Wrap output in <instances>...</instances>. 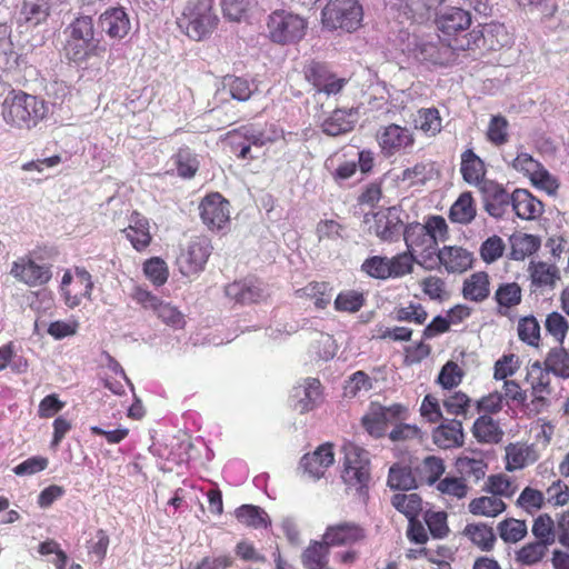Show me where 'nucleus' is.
Masks as SVG:
<instances>
[{
	"label": "nucleus",
	"mask_w": 569,
	"mask_h": 569,
	"mask_svg": "<svg viewBox=\"0 0 569 569\" xmlns=\"http://www.w3.org/2000/svg\"><path fill=\"white\" fill-rule=\"evenodd\" d=\"M99 23L103 32L111 39H123L131 29L128 13L122 7L107 9L99 17Z\"/></svg>",
	"instance_id": "obj_24"
},
{
	"label": "nucleus",
	"mask_w": 569,
	"mask_h": 569,
	"mask_svg": "<svg viewBox=\"0 0 569 569\" xmlns=\"http://www.w3.org/2000/svg\"><path fill=\"white\" fill-rule=\"evenodd\" d=\"M487 140L496 146L501 147L509 141V122L501 114L492 116L486 131Z\"/></svg>",
	"instance_id": "obj_57"
},
{
	"label": "nucleus",
	"mask_w": 569,
	"mask_h": 569,
	"mask_svg": "<svg viewBox=\"0 0 569 569\" xmlns=\"http://www.w3.org/2000/svg\"><path fill=\"white\" fill-rule=\"evenodd\" d=\"M303 74L318 92L328 96L339 93L347 84V79L338 78L326 63L311 60L303 67Z\"/></svg>",
	"instance_id": "obj_10"
},
{
	"label": "nucleus",
	"mask_w": 569,
	"mask_h": 569,
	"mask_svg": "<svg viewBox=\"0 0 569 569\" xmlns=\"http://www.w3.org/2000/svg\"><path fill=\"white\" fill-rule=\"evenodd\" d=\"M366 303L362 292L357 290H345L338 293L335 299V309L339 312H358Z\"/></svg>",
	"instance_id": "obj_59"
},
{
	"label": "nucleus",
	"mask_w": 569,
	"mask_h": 569,
	"mask_svg": "<svg viewBox=\"0 0 569 569\" xmlns=\"http://www.w3.org/2000/svg\"><path fill=\"white\" fill-rule=\"evenodd\" d=\"M402 236L407 250L413 253V256L420 257L418 263L425 269H433V266L429 264L428 261L432 260V256L438 248L436 240L426 231L422 224L419 222L408 223L403 229Z\"/></svg>",
	"instance_id": "obj_6"
},
{
	"label": "nucleus",
	"mask_w": 569,
	"mask_h": 569,
	"mask_svg": "<svg viewBox=\"0 0 569 569\" xmlns=\"http://www.w3.org/2000/svg\"><path fill=\"white\" fill-rule=\"evenodd\" d=\"M417 57L432 66L448 67L457 61L458 53L455 44L438 41L421 43L417 49Z\"/></svg>",
	"instance_id": "obj_18"
},
{
	"label": "nucleus",
	"mask_w": 569,
	"mask_h": 569,
	"mask_svg": "<svg viewBox=\"0 0 569 569\" xmlns=\"http://www.w3.org/2000/svg\"><path fill=\"white\" fill-rule=\"evenodd\" d=\"M64 33L74 40L94 41L93 19L90 16H79L69 23Z\"/></svg>",
	"instance_id": "obj_53"
},
{
	"label": "nucleus",
	"mask_w": 569,
	"mask_h": 569,
	"mask_svg": "<svg viewBox=\"0 0 569 569\" xmlns=\"http://www.w3.org/2000/svg\"><path fill=\"white\" fill-rule=\"evenodd\" d=\"M543 367L561 379H569V353L563 348H552L545 361Z\"/></svg>",
	"instance_id": "obj_48"
},
{
	"label": "nucleus",
	"mask_w": 569,
	"mask_h": 569,
	"mask_svg": "<svg viewBox=\"0 0 569 569\" xmlns=\"http://www.w3.org/2000/svg\"><path fill=\"white\" fill-rule=\"evenodd\" d=\"M528 271L532 292L552 290L560 280V271L555 263L531 261Z\"/></svg>",
	"instance_id": "obj_23"
},
{
	"label": "nucleus",
	"mask_w": 569,
	"mask_h": 569,
	"mask_svg": "<svg viewBox=\"0 0 569 569\" xmlns=\"http://www.w3.org/2000/svg\"><path fill=\"white\" fill-rule=\"evenodd\" d=\"M462 295L466 300L482 302L490 296V279L486 271H478L465 279Z\"/></svg>",
	"instance_id": "obj_34"
},
{
	"label": "nucleus",
	"mask_w": 569,
	"mask_h": 569,
	"mask_svg": "<svg viewBox=\"0 0 569 569\" xmlns=\"http://www.w3.org/2000/svg\"><path fill=\"white\" fill-rule=\"evenodd\" d=\"M436 489L446 501L462 500L470 491V487L466 479L456 476H446L445 478H441L437 482Z\"/></svg>",
	"instance_id": "obj_39"
},
{
	"label": "nucleus",
	"mask_w": 569,
	"mask_h": 569,
	"mask_svg": "<svg viewBox=\"0 0 569 569\" xmlns=\"http://www.w3.org/2000/svg\"><path fill=\"white\" fill-rule=\"evenodd\" d=\"M219 21L214 0H188L176 19L178 29L193 41L208 39Z\"/></svg>",
	"instance_id": "obj_2"
},
{
	"label": "nucleus",
	"mask_w": 569,
	"mask_h": 569,
	"mask_svg": "<svg viewBox=\"0 0 569 569\" xmlns=\"http://www.w3.org/2000/svg\"><path fill=\"white\" fill-rule=\"evenodd\" d=\"M63 51L69 61L81 63L93 56H100L106 51V48L101 47L99 41L89 42L83 40L82 42V40H74L73 38L67 37Z\"/></svg>",
	"instance_id": "obj_33"
},
{
	"label": "nucleus",
	"mask_w": 569,
	"mask_h": 569,
	"mask_svg": "<svg viewBox=\"0 0 569 569\" xmlns=\"http://www.w3.org/2000/svg\"><path fill=\"white\" fill-rule=\"evenodd\" d=\"M462 535L483 551L491 550L497 541L492 527L483 522L468 523Z\"/></svg>",
	"instance_id": "obj_40"
},
{
	"label": "nucleus",
	"mask_w": 569,
	"mask_h": 569,
	"mask_svg": "<svg viewBox=\"0 0 569 569\" xmlns=\"http://www.w3.org/2000/svg\"><path fill=\"white\" fill-rule=\"evenodd\" d=\"M377 141L385 157L405 152L415 144V134L407 128L396 123L381 127L377 132Z\"/></svg>",
	"instance_id": "obj_9"
},
{
	"label": "nucleus",
	"mask_w": 569,
	"mask_h": 569,
	"mask_svg": "<svg viewBox=\"0 0 569 569\" xmlns=\"http://www.w3.org/2000/svg\"><path fill=\"white\" fill-rule=\"evenodd\" d=\"M441 403L448 415L467 418L472 399L466 392L455 389L443 395Z\"/></svg>",
	"instance_id": "obj_41"
},
{
	"label": "nucleus",
	"mask_w": 569,
	"mask_h": 569,
	"mask_svg": "<svg viewBox=\"0 0 569 569\" xmlns=\"http://www.w3.org/2000/svg\"><path fill=\"white\" fill-rule=\"evenodd\" d=\"M477 217V203L471 191H463L451 204L448 218L452 223L468 226Z\"/></svg>",
	"instance_id": "obj_30"
},
{
	"label": "nucleus",
	"mask_w": 569,
	"mask_h": 569,
	"mask_svg": "<svg viewBox=\"0 0 569 569\" xmlns=\"http://www.w3.org/2000/svg\"><path fill=\"white\" fill-rule=\"evenodd\" d=\"M418 261L416 256L408 250L388 258L389 272L391 273L390 279L402 278L410 274L413 271L415 262L418 263Z\"/></svg>",
	"instance_id": "obj_60"
},
{
	"label": "nucleus",
	"mask_w": 569,
	"mask_h": 569,
	"mask_svg": "<svg viewBox=\"0 0 569 569\" xmlns=\"http://www.w3.org/2000/svg\"><path fill=\"white\" fill-rule=\"evenodd\" d=\"M227 295L242 305L258 303L269 297L266 287L258 280L234 282L227 287Z\"/></svg>",
	"instance_id": "obj_29"
},
{
	"label": "nucleus",
	"mask_w": 569,
	"mask_h": 569,
	"mask_svg": "<svg viewBox=\"0 0 569 569\" xmlns=\"http://www.w3.org/2000/svg\"><path fill=\"white\" fill-rule=\"evenodd\" d=\"M177 172L180 177L190 179L198 171L199 162L189 148H181L173 156Z\"/></svg>",
	"instance_id": "obj_63"
},
{
	"label": "nucleus",
	"mask_w": 569,
	"mask_h": 569,
	"mask_svg": "<svg viewBox=\"0 0 569 569\" xmlns=\"http://www.w3.org/2000/svg\"><path fill=\"white\" fill-rule=\"evenodd\" d=\"M416 122V128L429 137L436 136L442 128V119L437 108H421L418 110Z\"/></svg>",
	"instance_id": "obj_55"
},
{
	"label": "nucleus",
	"mask_w": 569,
	"mask_h": 569,
	"mask_svg": "<svg viewBox=\"0 0 569 569\" xmlns=\"http://www.w3.org/2000/svg\"><path fill=\"white\" fill-rule=\"evenodd\" d=\"M548 547L549 546L537 540L528 542L516 551L515 560L521 566H535L546 557Z\"/></svg>",
	"instance_id": "obj_50"
},
{
	"label": "nucleus",
	"mask_w": 569,
	"mask_h": 569,
	"mask_svg": "<svg viewBox=\"0 0 569 569\" xmlns=\"http://www.w3.org/2000/svg\"><path fill=\"white\" fill-rule=\"evenodd\" d=\"M0 114L11 129L31 130L46 119L48 104L38 96L12 89L1 102Z\"/></svg>",
	"instance_id": "obj_1"
},
{
	"label": "nucleus",
	"mask_w": 569,
	"mask_h": 569,
	"mask_svg": "<svg viewBox=\"0 0 569 569\" xmlns=\"http://www.w3.org/2000/svg\"><path fill=\"white\" fill-rule=\"evenodd\" d=\"M461 478L472 479L475 482L486 477L488 463L483 458H475L469 456H460L455 463Z\"/></svg>",
	"instance_id": "obj_43"
},
{
	"label": "nucleus",
	"mask_w": 569,
	"mask_h": 569,
	"mask_svg": "<svg viewBox=\"0 0 569 569\" xmlns=\"http://www.w3.org/2000/svg\"><path fill=\"white\" fill-rule=\"evenodd\" d=\"M446 467L441 458L436 456L426 457L416 467V479L418 485H437L445 473Z\"/></svg>",
	"instance_id": "obj_35"
},
{
	"label": "nucleus",
	"mask_w": 569,
	"mask_h": 569,
	"mask_svg": "<svg viewBox=\"0 0 569 569\" xmlns=\"http://www.w3.org/2000/svg\"><path fill=\"white\" fill-rule=\"evenodd\" d=\"M10 273L29 287L43 286L52 277L49 266L38 264L34 260L22 257L12 263Z\"/></svg>",
	"instance_id": "obj_15"
},
{
	"label": "nucleus",
	"mask_w": 569,
	"mask_h": 569,
	"mask_svg": "<svg viewBox=\"0 0 569 569\" xmlns=\"http://www.w3.org/2000/svg\"><path fill=\"white\" fill-rule=\"evenodd\" d=\"M512 211L522 220H535L545 211V204L527 189L513 191Z\"/></svg>",
	"instance_id": "obj_28"
},
{
	"label": "nucleus",
	"mask_w": 569,
	"mask_h": 569,
	"mask_svg": "<svg viewBox=\"0 0 569 569\" xmlns=\"http://www.w3.org/2000/svg\"><path fill=\"white\" fill-rule=\"evenodd\" d=\"M234 516L246 527L260 529L267 528L270 525L268 513L258 506L242 505L236 509Z\"/></svg>",
	"instance_id": "obj_44"
},
{
	"label": "nucleus",
	"mask_w": 569,
	"mask_h": 569,
	"mask_svg": "<svg viewBox=\"0 0 569 569\" xmlns=\"http://www.w3.org/2000/svg\"><path fill=\"white\" fill-rule=\"evenodd\" d=\"M507 505L501 498L491 496H481L470 500L468 511L477 517L495 518L501 515Z\"/></svg>",
	"instance_id": "obj_38"
},
{
	"label": "nucleus",
	"mask_w": 569,
	"mask_h": 569,
	"mask_svg": "<svg viewBox=\"0 0 569 569\" xmlns=\"http://www.w3.org/2000/svg\"><path fill=\"white\" fill-rule=\"evenodd\" d=\"M405 227L401 209L398 207H389L375 214L372 229L382 242L398 241Z\"/></svg>",
	"instance_id": "obj_13"
},
{
	"label": "nucleus",
	"mask_w": 569,
	"mask_h": 569,
	"mask_svg": "<svg viewBox=\"0 0 569 569\" xmlns=\"http://www.w3.org/2000/svg\"><path fill=\"white\" fill-rule=\"evenodd\" d=\"M355 114L351 111L336 109L321 124L323 133L337 137L351 131L355 127Z\"/></svg>",
	"instance_id": "obj_37"
},
{
	"label": "nucleus",
	"mask_w": 569,
	"mask_h": 569,
	"mask_svg": "<svg viewBox=\"0 0 569 569\" xmlns=\"http://www.w3.org/2000/svg\"><path fill=\"white\" fill-rule=\"evenodd\" d=\"M517 490L516 482L502 473L489 476L485 486V491L498 498H511Z\"/></svg>",
	"instance_id": "obj_54"
},
{
	"label": "nucleus",
	"mask_w": 569,
	"mask_h": 569,
	"mask_svg": "<svg viewBox=\"0 0 569 569\" xmlns=\"http://www.w3.org/2000/svg\"><path fill=\"white\" fill-rule=\"evenodd\" d=\"M333 462V446L326 442L320 445L315 451L303 455L300 459V467L310 477L320 479Z\"/></svg>",
	"instance_id": "obj_20"
},
{
	"label": "nucleus",
	"mask_w": 569,
	"mask_h": 569,
	"mask_svg": "<svg viewBox=\"0 0 569 569\" xmlns=\"http://www.w3.org/2000/svg\"><path fill=\"white\" fill-rule=\"evenodd\" d=\"M266 28L267 37L272 43L297 44L307 34L308 21L292 11L277 9L268 16Z\"/></svg>",
	"instance_id": "obj_4"
},
{
	"label": "nucleus",
	"mask_w": 569,
	"mask_h": 569,
	"mask_svg": "<svg viewBox=\"0 0 569 569\" xmlns=\"http://www.w3.org/2000/svg\"><path fill=\"white\" fill-rule=\"evenodd\" d=\"M471 14L469 11L458 7H451L439 14L436 19L438 30L450 41L460 32L468 30L471 26Z\"/></svg>",
	"instance_id": "obj_19"
},
{
	"label": "nucleus",
	"mask_w": 569,
	"mask_h": 569,
	"mask_svg": "<svg viewBox=\"0 0 569 569\" xmlns=\"http://www.w3.org/2000/svg\"><path fill=\"white\" fill-rule=\"evenodd\" d=\"M362 427L373 438H381L386 435L387 425L378 405H372L370 410L361 419Z\"/></svg>",
	"instance_id": "obj_62"
},
{
	"label": "nucleus",
	"mask_w": 569,
	"mask_h": 569,
	"mask_svg": "<svg viewBox=\"0 0 569 569\" xmlns=\"http://www.w3.org/2000/svg\"><path fill=\"white\" fill-rule=\"evenodd\" d=\"M510 243L513 260H523L540 248L539 237L529 233H515L510 238Z\"/></svg>",
	"instance_id": "obj_45"
},
{
	"label": "nucleus",
	"mask_w": 569,
	"mask_h": 569,
	"mask_svg": "<svg viewBox=\"0 0 569 569\" xmlns=\"http://www.w3.org/2000/svg\"><path fill=\"white\" fill-rule=\"evenodd\" d=\"M526 381L530 386L533 408L540 411L548 407V398L552 393L550 372L539 361H536L528 369Z\"/></svg>",
	"instance_id": "obj_12"
},
{
	"label": "nucleus",
	"mask_w": 569,
	"mask_h": 569,
	"mask_svg": "<svg viewBox=\"0 0 569 569\" xmlns=\"http://www.w3.org/2000/svg\"><path fill=\"white\" fill-rule=\"evenodd\" d=\"M479 191L490 217L501 219L508 213L513 202V192L509 193L502 183L490 179Z\"/></svg>",
	"instance_id": "obj_11"
},
{
	"label": "nucleus",
	"mask_w": 569,
	"mask_h": 569,
	"mask_svg": "<svg viewBox=\"0 0 569 569\" xmlns=\"http://www.w3.org/2000/svg\"><path fill=\"white\" fill-rule=\"evenodd\" d=\"M211 242L207 237L192 238L177 258L180 272L184 276H191L202 271L211 254Z\"/></svg>",
	"instance_id": "obj_8"
},
{
	"label": "nucleus",
	"mask_w": 569,
	"mask_h": 569,
	"mask_svg": "<svg viewBox=\"0 0 569 569\" xmlns=\"http://www.w3.org/2000/svg\"><path fill=\"white\" fill-rule=\"evenodd\" d=\"M199 214L209 230L220 231L230 222V202L220 192H210L201 199Z\"/></svg>",
	"instance_id": "obj_7"
},
{
	"label": "nucleus",
	"mask_w": 569,
	"mask_h": 569,
	"mask_svg": "<svg viewBox=\"0 0 569 569\" xmlns=\"http://www.w3.org/2000/svg\"><path fill=\"white\" fill-rule=\"evenodd\" d=\"M295 397L298 398L296 408L306 413L320 406L323 399L322 385L318 378H306L295 388Z\"/></svg>",
	"instance_id": "obj_25"
},
{
	"label": "nucleus",
	"mask_w": 569,
	"mask_h": 569,
	"mask_svg": "<svg viewBox=\"0 0 569 569\" xmlns=\"http://www.w3.org/2000/svg\"><path fill=\"white\" fill-rule=\"evenodd\" d=\"M419 287L425 296L433 301H443L449 297L447 283L443 278L429 274L419 281Z\"/></svg>",
	"instance_id": "obj_58"
},
{
	"label": "nucleus",
	"mask_w": 569,
	"mask_h": 569,
	"mask_svg": "<svg viewBox=\"0 0 569 569\" xmlns=\"http://www.w3.org/2000/svg\"><path fill=\"white\" fill-rule=\"evenodd\" d=\"M76 279L77 283L81 287V289L76 293H72L71 290L68 289V286L72 282V276L69 271L63 274L61 281V290L64 295V301L70 308L78 307L83 298H90L93 290L91 274L84 268H76Z\"/></svg>",
	"instance_id": "obj_26"
},
{
	"label": "nucleus",
	"mask_w": 569,
	"mask_h": 569,
	"mask_svg": "<svg viewBox=\"0 0 569 569\" xmlns=\"http://www.w3.org/2000/svg\"><path fill=\"white\" fill-rule=\"evenodd\" d=\"M459 172L467 184L478 189L490 180L487 179V163L472 148L461 152Z\"/></svg>",
	"instance_id": "obj_16"
},
{
	"label": "nucleus",
	"mask_w": 569,
	"mask_h": 569,
	"mask_svg": "<svg viewBox=\"0 0 569 569\" xmlns=\"http://www.w3.org/2000/svg\"><path fill=\"white\" fill-rule=\"evenodd\" d=\"M533 451L525 443H510L506 447V469L513 471L525 468L535 461Z\"/></svg>",
	"instance_id": "obj_46"
},
{
	"label": "nucleus",
	"mask_w": 569,
	"mask_h": 569,
	"mask_svg": "<svg viewBox=\"0 0 569 569\" xmlns=\"http://www.w3.org/2000/svg\"><path fill=\"white\" fill-rule=\"evenodd\" d=\"M531 531L537 541H540L547 546H550L555 542V522L548 513L539 515L533 520Z\"/></svg>",
	"instance_id": "obj_64"
},
{
	"label": "nucleus",
	"mask_w": 569,
	"mask_h": 569,
	"mask_svg": "<svg viewBox=\"0 0 569 569\" xmlns=\"http://www.w3.org/2000/svg\"><path fill=\"white\" fill-rule=\"evenodd\" d=\"M388 486L391 489L398 490H410L418 486L416 476L409 467L400 463H395L389 469L388 473Z\"/></svg>",
	"instance_id": "obj_51"
},
{
	"label": "nucleus",
	"mask_w": 569,
	"mask_h": 569,
	"mask_svg": "<svg viewBox=\"0 0 569 569\" xmlns=\"http://www.w3.org/2000/svg\"><path fill=\"white\" fill-rule=\"evenodd\" d=\"M432 441L440 449H453L465 443L462 422L456 418L443 419L432 431Z\"/></svg>",
	"instance_id": "obj_22"
},
{
	"label": "nucleus",
	"mask_w": 569,
	"mask_h": 569,
	"mask_svg": "<svg viewBox=\"0 0 569 569\" xmlns=\"http://www.w3.org/2000/svg\"><path fill=\"white\" fill-rule=\"evenodd\" d=\"M517 333L519 340L530 347L538 348L541 342L540 325L532 315L519 318Z\"/></svg>",
	"instance_id": "obj_47"
},
{
	"label": "nucleus",
	"mask_w": 569,
	"mask_h": 569,
	"mask_svg": "<svg viewBox=\"0 0 569 569\" xmlns=\"http://www.w3.org/2000/svg\"><path fill=\"white\" fill-rule=\"evenodd\" d=\"M122 232L138 252L146 251L152 241L149 220L138 211H133L130 224Z\"/></svg>",
	"instance_id": "obj_27"
},
{
	"label": "nucleus",
	"mask_w": 569,
	"mask_h": 569,
	"mask_svg": "<svg viewBox=\"0 0 569 569\" xmlns=\"http://www.w3.org/2000/svg\"><path fill=\"white\" fill-rule=\"evenodd\" d=\"M423 520L432 538L443 539L448 537L450 529L446 511L427 510L423 515Z\"/></svg>",
	"instance_id": "obj_61"
},
{
	"label": "nucleus",
	"mask_w": 569,
	"mask_h": 569,
	"mask_svg": "<svg viewBox=\"0 0 569 569\" xmlns=\"http://www.w3.org/2000/svg\"><path fill=\"white\" fill-rule=\"evenodd\" d=\"M325 540L311 542L301 555V562L306 569H325L329 562V548Z\"/></svg>",
	"instance_id": "obj_42"
},
{
	"label": "nucleus",
	"mask_w": 569,
	"mask_h": 569,
	"mask_svg": "<svg viewBox=\"0 0 569 569\" xmlns=\"http://www.w3.org/2000/svg\"><path fill=\"white\" fill-rule=\"evenodd\" d=\"M471 433L479 443H499L503 438V430L499 422L488 415H480L472 423Z\"/></svg>",
	"instance_id": "obj_31"
},
{
	"label": "nucleus",
	"mask_w": 569,
	"mask_h": 569,
	"mask_svg": "<svg viewBox=\"0 0 569 569\" xmlns=\"http://www.w3.org/2000/svg\"><path fill=\"white\" fill-rule=\"evenodd\" d=\"M391 505L408 520L418 518L422 511V499L417 493H396L391 498Z\"/></svg>",
	"instance_id": "obj_52"
},
{
	"label": "nucleus",
	"mask_w": 569,
	"mask_h": 569,
	"mask_svg": "<svg viewBox=\"0 0 569 569\" xmlns=\"http://www.w3.org/2000/svg\"><path fill=\"white\" fill-rule=\"evenodd\" d=\"M322 538L325 542L331 547H350L365 541L367 531L358 522L341 521L328 526Z\"/></svg>",
	"instance_id": "obj_14"
},
{
	"label": "nucleus",
	"mask_w": 569,
	"mask_h": 569,
	"mask_svg": "<svg viewBox=\"0 0 569 569\" xmlns=\"http://www.w3.org/2000/svg\"><path fill=\"white\" fill-rule=\"evenodd\" d=\"M522 288L518 282L499 283L492 296L496 303V313L511 319L515 310L522 302Z\"/></svg>",
	"instance_id": "obj_17"
},
{
	"label": "nucleus",
	"mask_w": 569,
	"mask_h": 569,
	"mask_svg": "<svg viewBox=\"0 0 569 569\" xmlns=\"http://www.w3.org/2000/svg\"><path fill=\"white\" fill-rule=\"evenodd\" d=\"M499 537L506 543H516L522 540L528 533V527L525 520L507 518L498 523Z\"/></svg>",
	"instance_id": "obj_49"
},
{
	"label": "nucleus",
	"mask_w": 569,
	"mask_h": 569,
	"mask_svg": "<svg viewBox=\"0 0 569 569\" xmlns=\"http://www.w3.org/2000/svg\"><path fill=\"white\" fill-rule=\"evenodd\" d=\"M436 254L448 273H462L472 268V253L460 246H443Z\"/></svg>",
	"instance_id": "obj_21"
},
{
	"label": "nucleus",
	"mask_w": 569,
	"mask_h": 569,
	"mask_svg": "<svg viewBox=\"0 0 569 569\" xmlns=\"http://www.w3.org/2000/svg\"><path fill=\"white\" fill-rule=\"evenodd\" d=\"M465 377V371L455 361H447L437 377L436 382L446 391L455 390Z\"/></svg>",
	"instance_id": "obj_56"
},
{
	"label": "nucleus",
	"mask_w": 569,
	"mask_h": 569,
	"mask_svg": "<svg viewBox=\"0 0 569 569\" xmlns=\"http://www.w3.org/2000/svg\"><path fill=\"white\" fill-rule=\"evenodd\" d=\"M362 17L358 0H331L321 11V22L329 30L356 31L361 26Z\"/></svg>",
	"instance_id": "obj_5"
},
{
	"label": "nucleus",
	"mask_w": 569,
	"mask_h": 569,
	"mask_svg": "<svg viewBox=\"0 0 569 569\" xmlns=\"http://www.w3.org/2000/svg\"><path fill=\"white\" fill-rule=\"evenodd\" d=\"M343 469L341 479L348 490L367 498L371 482V463L369 452L353 442L343 445Z\"/></svg>",
	"instance_id": "obj_3"
},
{
	"label": "nucleus",
	"mask_w": 569,
	"mask_h": 569,
	"mask_svg": "<svg viewBox=\"0 0 569 569\" xmlns=\"http://www.w3.org/2000/svg\"><path fill=\"white\" fill-rule=\"evenodd\" d=\"M332 290V286L327 281H311L303 288L297 289L295 296L311 300L316 309L323 310L331 302Z\"/></svg>",
	"instance_id": "obj_32"
},
{
	"label": "nucleus",
	"mask_w": 569,
	"mask_h": 569,
	"mask_svg": "<svg viewBox=\"0 0 569 569\" xmlns=\"http://www.w3.org/2000/svg\"><path fill=\"white\" fill-rule=\"evenodd\" d=\"M50 10V0H23L20 19L29 26L37 27L47 21Z\"/></svg>",
	"instance_id": "obj_36"
}]
</instances>
